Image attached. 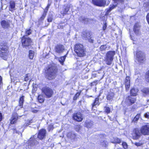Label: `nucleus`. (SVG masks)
<instances>
[{"instance_id": "4be33fe9", "label": "nucleus", "mask_w": 149, "mask_h": 149, "mask_svg": "<svg viewBox=\"0 0 149 149\" xmlns=\"http://www.w3.org/2000/svg\"><path fill=\"white\" fill-rule=\"evenodd\" d=\"M15 3L14 1H10L9 2V10L12 12L15 10Z\"/></svg>"}, {"instance_id": "6e6d98bb", "label": "nucleus", "mask_w": 149, "mask_h": 149, "mask_svg": "<svg viewBox=\"0 0 149 149\" xmlns=\"http://www.w3.org/2000/svg\"><path fill=\"white\" fill-rule=\"evenodd\" d=\"M146 17L147 22L148 24L149 25V13L147 14Z\"/></svg>"}, {"instance_id": "423d86ee", "label": "nucleus", "mask_w": 149, "mask_h": 149, "mask_svg": "<svg viewBox=\"0 0 149 149\" xmlns=\"http://www.w3.org/2000/svg\"><path fill=\"white\" fill-rule=\"evenodd\" d=\"M115 54V51H109L107 52L104 59L107 65H110L112 64Z\"/></svg>"}, {"instance_id": "09e8293b", "label": "nucleus", "mask_w": 149, "mask_h": 149, "mask_svg": "<svg viewBox=\"0 0 149 149\" xmlns=\"http://www.w3.org/2000/svg\"><path fill=\"white\" fill-rule=\"evenodd\" d=\"M89 19L86 18L85 17H83L82 19L81 20L84 23H87L89 21Z\"/></svg>"}, {"instance_id": "680f3d73", "label": "nucleus", "mask_w": 149, "mask_h": 149, "mask_svg": "<svg viewBox=\"0 0 149 149\" xmlns=\"http://www.w3.org/2000/svg\"><path fill=\"white\" fill-rule=\"evenodd\" d=\"M2 78L0 76V85L2 83Z\"/></svg>"}, {"instance_id": "f8f14e48", "label": "nucleus", "mask_w": 149, "mask_h": 149, "mask_svg": "<svg viewBox=\"0 0 149 149\" xmlns=\"http://www.w3.org/2000/svg\"><path fill=\"white\" fill-rule=\"evenodd\" d=\"M92 35V32L91 31L85 30L82 32L81 36L83 39L87 40L89 38H90Z\"/></svg>"}, {"instance_id": "412c9836", "label": "nucleus", "mask_w": 149, "mask_h": 149, "mask_svg": "<svg viewBox=\"0 0 149 149\" xmlns=\"http://www.w3.org/2000/svg\"><path fill=\"white\" fill-rule=\"evenodd\" d=\"M116 7V5H114V4H111L106 9V12L105 13V15L108 16L109 15V13L113 10Z\"/></svg>"}, {"instance_id": "58836bf2", "label": "nucleus", "mask_w": 149, "mask_h": 149, "mask_svg": "<svg viewBox=\"0 0 149 149\" xmlns=\"http://www.w3.org/2000/svg\"><path fill=\"white\" fill-rule=\"evenodd\" d=\"M31 74L29 73L26 74L25 75L24 81H28L30 79Z\"/></svg>"}, {"instance_id": "37998d69", "label": "nucleus", "mask_w": 149, "mask_h": 149, "mask_svg": "<svg viewBox=\"0 0 149 149\" xmlns=\"http://www.w3.org/2000/svg\"><path fill=\"white\" fill-rule=\"evenodd\" d=\"M104 108L105 109L104 112L105 113L108 114L109 113L111 112V109L110 107H108L105 106Z\"/></svg>"}, {"instance_id": "338daca9", "label": "nucleus", "mask_w": 149, "mask_h": 149, "mask_svg": "<svg viewBox=\"0 0 149 149\" xmlns=\"http://www.w3.org/2000/svg\"><path fill=\"white\" fill-rule=\"evenodd\" d=\"M12 130L14 131H16V128H13L12 129Z\"/></svg>"}, {"instance_id": "de8ad7c7", "label": "nucleus", "mask_w": 149, "mask_h": 149, "mask_svg": "<svg viewBox=\"0 0 149 149\" xmlns=\"http://www.w3.org/2000/svg\"><path fill=\"white\" fill-rule=\"evenodd\" d=\"M122 145L123 148L125 149H127L128 148V145L127 143L124 141L122 142Z\"/></svg>"}, {"instance_id": "4d7b16f0", "label": "nucleus", "mask_w": 149, "mask_h": 149, "mask_svg": "<svg viewBox=\"0 0 149 149\" xmlns=\"http://www.w3.org/2000/svg\"><path fill=\"white\" fill-rule=\"evenodd\" d=\"M144 116L147 118H149V113L146 112L144 114Z\"/></svg>"}, {"instance_id": "2f4dec72", "label": "nucleus", "mask_w": 149, "mask_h": 149, "mask_svg": "<svg viewBox=\"0 0 149 149\" xmlns=\"http://www.w3.org/2000/svg\"><path fill=\"white\" fill-rule=\"evenodd\" d=\"M121 142V139L117 137L113 138V141L112 142L114 144H120Z\"/></svg>"}, {"instance_id": "ea45409f", "label": "nucleus", "mask_w": 149, "mask_h": 149, "mask_svg": "<svg viewBox=\"0 0 149 149\" xmlns=\"http://www.w3.org/2000/svg\"><path fill=\"white\" fill-rule=\"evenodd\" d=\"M107 48L106 45H102L100 47V50L101 52L104 51L106 50Z\"/></svg>"}, {"instance_id": "cd10ccee", "label": "nucleus", "mask_w": 149, "mask_h": 149, "mask_svg": "<svg viewBox=\"0 0 149 149\" xmlns=\"http://www.w3.org/2000/svg\"><path fill=\"white\" fill-rule=\"evenodd\" d=\"M139 24L137 23H135L133 27V30L134 32L136 34H138L139 31Z\"/></svg>"}, {"instance_id": "3c124183", "label": "nucleus", "mask_w": 149, "mask_h": 149, "mask_svg": "<svg viewBox=\"0 0 149 149\" xmlns=\"http://www.w3.org/2000/svg\"><path fill=\"white\" fill-rule=\"evenodd\" d=\"M49 8V7L48 6H47L45 8V9H44L43 13L47 14Z\"/></svg>"}, {"instance_id": "5701e85b", "label": "nucleus", "mask_w": 149, "mask_h": 149, "mask_svg": "<svg viewBox=\"0 0 149 149\" xmlns=\"http://www.w3.org/2000/svg\"><path fill=\"white\" fill-rule=\"evenodd\" d=\"M114 96L115 93L113 92H108L106 96V99L107 100L111 101L114 97Z\"/></svg>"}, {"instance_id": "bf43d9fd", "label": "nucleus", "mask_w": 149, "mask_h": 149, "mask_svg": "<svg viewBox=\"0 0 149 149\" xmlns=\"http://www.w3.org/2000/svg\"><path fill=\"white\" fill-rule=\"evenodd\" d=\"M136 109L137 107H136L135 106H132L131 108V110L133 111L134 110Z\"/></svg>"}, {"instance_id": "052dcab7", "label": "nucleus", "mask_w": 149, "mask_h": 149, "mask_svg": "<svg viewBox=\"0 0 149 149\" xmlns=\"http://www.w3.org/2000/svg\"><path fill=\"white\" fill-rule=\"evenodd\" d=\"M38 111V110L36 109H33L32 111V112L34 113H36Z\"/></svg>"}, {"instance_id": "864d4df0", "label": "nucleus", "mask_w": 149, "mask_h": 149, "mask_svg": "<svg viewBox=\"0 0 149 149\" xmlns=\"http://www.w3.org/2000/svg\"><path fill=\"white\" fill-rule=\"evenodd\" d=\"M91 36L90 38H89L88 39H87V40H88V41L89 42H90L91 43H94V40L93 39H92L91 38Z\"/></svg>"}, {"instance_id": "f257e3e1", "label": "nucleus", "mask_w": 149, "mask_h": 149, "mask_svg": "<svg viewBox=\"0 0 149 149\" xmlns=\"http://www.w3.org/2000/svg\"><path fill=\"white\" fill-rule=\"evenodd\" d=\"M130 134L131 138L134 140L139 139L142 135H149V123H146L140 128L137 127L133 128Z\"/></svg>"}, {"instance_id": "dca6fc26", "label": "nucleus", "mask_w": 149, "mask_h": 149, "mask_svg": "<svg viewBox=\"0 0 149 149\" xmlns=\"http://www.w3.org/2000/svg\"><path fill=\"white\" fill-rule=\"evenodd\" d=\"M70 8V5H64L63 7L62 11H61V14L63 16L68 14Z\"/></svg>"}, {"instance_id": "5fc2aeb1", "label": "nucleus", "mask_w": 149, "mask_h": 149, "mask_svg": "<svg viewBox=\"0 0 149 149\" xmlns=\"http://www.w3.org/2000/svg\"><path fill=\"white\" fill-rule=\"evenodd\" d=\"M107 23L106 22H105L104 23V24H103V26H102L103 30V31L105 30L107 28Z\"/></svg>"}, {"instance_id": "393cba45", "label": "nucleus", "mask_w": 149, "mask_h": 149, "mask_svg": "<svg viewBox=\"0 0 149 149\" xmlns=\"http://www.w3.org/2000/svg\"><path fill=\"white\" fill-rule=\"evenodd\" d=\"M24 96L22 95L20 96L18 101V106L20 107V108H23V104L24 102Z\"/></svg>"}, {"instance_id": "bb28decb", "label": "nucleus", "mask_w": 149, "mask_h": 149, "mask_svg": "<svg viewBox=\"0 0 149 149\" xmlns=\"http://www.w3.org/2000/svg\"><path fill=\"white\" fill-rule=\"evenodd\" d=\"M138 90L134 87L132 88L130 91V95H132V96L135 97L137 95V93Z\"/></svg>"}, {"instance_id": "b1692460", "label": "nucleus", "mask_w": 149, "mask_h": 149, "mask_svg": "<svg viewBox=\"0 0 149 149\" xmlns=\"http://www.w3.org/2000/svg\"><path fill=\"white\" fill-rule=\"evenodd\" d=\"M28 141L34 146L39 144V142L36 140L34 135L32 136Z\"/></svg>"}, {"instance_id": "c85d7f7f", "label": "nucleus", "mask_w": 149, "mask_h": 149, "mask_svg": "<svg viewBox=\"0 0 149 149\" xmlns=\"http://www.w3.org/2000/svg\"><path fill=\"white\" fill-rule=\"evenodd\" d=\"M141 91L144 95H149V87H144L141 90Z\"/></svg>"}, {"instance_id": "0eeeda50", "label": "nucleus", "mask_w": 149, "mask_h": 149, "mask_svg": "<svg viewBox=\"0 0 149 149\" xmlns=\"http://www.w3.org/2000/svg\"><path fill=\"white\" fill-rule=\"evenodd\" d=\"M21 38V42L23 47L26 48L31 46L32 45L33 42L30 38L26 37V36H23Z\"/></svg>"}, {"instance_id": "39448f33", "label": "nucleus", "mask_w": 149, "mask_h": 149, "mask_svg": "<svg viewBox=\"0 0 149 149\" xmlns=\"http://www.w3.org/2000/svg\"><path fill=\"white\" fill-rule=\"evenodd\" d=\"M41 91L42 93L45 95L47 98H49L52 97L54 94V90L47 86L42 87Z\"/></svg>"}, {"instance_id": "6e6552de", "label": "nucleus", "mask_w": 149, "mask_h": 149, "mask_svg": "<svg viewBox=\"0 0 149 149\" xmlns=\"http://www.w3.org/2000/svg\"><path fill=\"white\" fill-rule=\"evenodd\" d=\"M136 58L140 63H143L146 60V55L141 51H138L136 52Z\"/></svg>"}, {"instance_id": "79ce46f5", "label": "nucleus", "mask_w": 149, "mask_h": 149, "mask_svg": "<svg viewBox=\"0 0 149 149\" xmlns=\"http://www.w3.org/2000/svg\"><path fill=\"white\" fill-rule=\"evenodd\" d=\"M33 123V120L32 119H31L30 120H28L26 121L24 125L25 126L27 127L29 125L31 124V123Z\"/></svg>"}, {"instance_id": "69168bd1", "label": "nucleus", "mask_w": 149, "mask_h": 149, "mask_svg": "<svg viewBox=\"0 0 149 149\" xmlns=\"http://www.w3.org/2000/svg\"><path fill=\"white\" fill-rule=\"evenodd\" d=\"M76 127L79 128V129H80V125H77Z\"/></svg>"}, {"instance_id": "7ed1b4c3", "label": "nucleus", "mask_w": 149, "mask_h": 149, "mask_svg": "<svg viewBox=\"0 0 149 149\" xmlns=\"http://www.w3.org/2000/svg\"><path fill=\"white\" fill-rule=\"evenodd\" d=\"M9 47L7 42H2L0 44V58L7 60L9 53Z\"/></svg>"}, {"instance_id": "2eb2a0df", "label": "nucleus", "mask_w": 149, "mask_h": 149, "mask_svg": "<svg viewBox=\"0 0 149 149\" xmlns=\"http://www.w3.org/2000/svg\"><path fill=\"white\" fill-rule=\"evenodd\" d=\"M64 50V47L62 44H57L55 47V52L57 53L58 54L62 53L63 52Z\"/></svg>"}, {"instance_id": "a18cd8bd", "label": "nucleus", "mask_w": 149, "mask_h": 149, "mask_svg": "<svg viewBox=\"0 0 149 149\" xmlns=\"http://www.w3.org/2000/svg\"><path fill=\"white\" fill-rule=\"evenodd\" d=\"M98 81L97 80H95L93 82L91 83H90V85L91 87H92L94 86H96L97 84Z\"/></svg>"}, {"instance_id": "a211bd4d", "label": "nucleus", "mask_w": 149, "mask_h": 149, "mask_svg": "<svg viewBox=\"0 0 149 149\" xmlns=\"http://www.w3.org/2000/svg\"><path fill=\"white\" fill-rule=\"evenodd\" d=\"M0 23L3 29H7L10 27L9 22L5 20H3L1 21Z\"/></svg>"}, {"instance_id": "9b49d317", "label": "nucleus", "mask_w": 149, "mask_h": 149, "mask_svg": "<svg viewBox=\"0 0 149 149\" xmlns=\"http://www.w3.org/2000/svg\"><path fill=\"white\" fill-rule=\"evenodd\" d=\"M92 3L98 7H104L106 5V0H92Z\"/></svg>"}, {"instance_id": "c756f323", "label": "nucleus", "mask_w": 149, "mask_h": 149, "mask_svg": "<svg viewBox=\"0 0 149 149\" xmlns=\"http://www.w3.org/2000/svg\"><path fill=\"white\" fill-rule=\"evenodd\" d=\"M100 95H98L97 97L95 98L93 103L92 104V108L93 109L94 106L96 105H99L100 104L99 102V97Z\"/></svg>"}, {"instance_id": "473e14b6", "label": "nucleus", "mask_w": 149, "mask_h": 149, "mask_svg": "<svg viewBox=\"0 0 149 149\" xmlns=\"http://www.w3.org/2000/svg\"><path fill=\"white\" fill-rule=\"evenodd\" d=\"M67 54H66L65 55H64L63 56H61L60 58V59L58 61L62 65H63V64L64 62L65 61L66 58V57Z\"/></svg>"}, {"instance_id": "49530a36", "label": "nucleus", "mask_w": 149, "mask_h": 149, "mask_svg": "<svg viewBox=\"0 0 149 149\" xmlns=\"http://www.w3.org/2000/svg\"><path fill=\"white\" fill-rule=\"evenodd\" d=\"M25 33L26 36L29 35L31 34V30L30 29L26 30L25 31Z\"/></svg>"}, {"instance_id": "c9c22d12", "label": "nucleus", "mask_w": 149, "mask_h": 149, "mask_svg": "<svg viewBox=\"0 0 149 149\" xmlns=\"http://www.w3.org/2000/svg\"><path fill=\"white\" fill-rule=\"evenodd\" d=\"M145 78L146 81L148 83L149 82V70H147L145 74Z\"/></svg>"}, {"instance_id": "0e129e2a", "label": "nucleus", "mask_w": 149, "mask_h": 149, "mask_svg": "<svg viewBox=\"0 0 149 149\" xmlns=\"http://www.w3.org/2000/svg\"><path fill=\"white\" fill-rule=\"evenodd\" d=\"M51 5V3H48L47 6H48L49 7Z\"/></svg>"}, {"instance_id": "a878e982", "label": "nucleus", "mask_w": 149, "mask_h": 149, "mask_svg": "<svg viewBox=\"0 0 149 149\" xmlns=\"http://www.w3.org/2000/svg\"><path fill=\"white\" fill-rule=\"evenodd\" d=\"M93 125V122L91 120H86L84 123V126L88 128H91Z\"/></svg>"}, {"instance_id": "6ab92c4d", "label": "nucleus", "mask_w": 149, "mask_h": 149, "mask_svg": "<svg viewBox=\"0 0 149 149\" xmlns=\"http://www.w3.org/2000/svg\"><path fill=\"white\" fill-rule=\"evenodd\" d=\"M141 112L137 113L131 120V123L137 124L139 118L141 117Z\"/></svg>"}, {"instance_id": "13d9d810", "label": "nucleus", "mask_w": 149, "mask_h": 149, "mask_svg": "<svg viewBox=\"0 0 149 149\" xmlns=\"http://www.w3.org/2000/svg\"><path fill=\"white\" fill-rule=\"evenodd\" d=\"M107 141H103L102 142H101V144L103 146H106L107 145L106 144Z\"/></svg>"}, {"instance_id": "72a5a7b5", "label": "nucleus", "mask_w": 149, "mask_h": 149, "mask_svg": "<svg viewBox=\"0 0 149 149\" xmlns=\"http://www.w3.org/2000/svg\"><path fill=\"white\" fill-rule=\"evenodd\" d=\"M81 90H79V91L76 93L73 97V100H76L78 98L81 93Z\"/></svg>"}, {"instance_id": "e433bc0d", "label": "nucleus", "mask_w": 149, "mask_h": 149, "mask_svg": "<svg viewBox=\"0 0 149 149\" xmlns=\"http://www.w3.org/2000/svg\"><path fill=\"white\" fill-rule=\"evenodd\" d=\"M46 15L47 14L43 13L42 16L38 19V22H42L45 18Z\"/></svg>"}, {"instance_id": "774afa93", "label": "nucleus", "mask_w": 149, "mask_h": 149, "mask_svg": "<svg viewBox=\"0 0 149 149\" xmlns=\"http://www.w3.org/2000/svg\"><path fill=\"white\" fill-rule=\"evenodd\" d=\"M117 149H123L122 148H117Z\"/></svg>"}, {"instance_id": "c03bdc74", "label": "nucleus", "mask_w": 149, "mask_h": 149, "mask_svg": "<svg viewBox=\"0 0 149 149\" xmlns=\"http://www.w3.org/2000/svg\"><path fill=\"white\" fill-rule=\"evenodd\" d=\"M54 125L52 124L49 125L47 127V130L48 132L52 131L54 129Z\"/></svg>"}, {"instance_id": "4468645a", "label": "nucleus", "mask_w": 149, "mask_h": 149, "mask_svg": "<svg viewBox=\"0 0 149 149\" xmlns=\"http://www.w3.org/2000/svg\"><path fill=\"white\" fill-rule=\"evenodd\" d=\"M46 130L44 129H41L38 132V138L41 140L44 139L46 136Z\"/></svg>"}, {"instance_id": "f3484780", "label": "nucleus", "mask_w": 149, "mask_h": 149, "mask_svg": "<svg viewBox=\"0 0 149 149\" xmlns=\"http://www.w3.org/2000/svg\"><path fill=\"white\" fill-rule=\"evenodd\" d=\"M130 77L129 76L126 77L125 81L124 84L125 89L126 91L129 90L130 87Z\"/></svg>"}, {"instance_id": "8fccbe9b", "label": "nucleus", "mask_w": 149, "mask_h": 149, "mask_svg": "<svg viewBox=\"0 0 149 149\" xmlns=\"http://www.w3.org/2000/svg\"><path fill=\"white\" fill-rule=\"evenodd\" d=\"M47 19L48 22H52L53 18L52 16H49L48 17Z\"/></svg>"}, {"instance_id": "a19ab883", "label": "nucleus", "mask_w": 149, "mask_h": 149, "mask_svg": "<svg viewBox=\"0 0 149 149\" xmlns=\"http://www.w3.org/2000/svg\"><path fill=\"white\" fill-rule=\"evenodd\" d=\"M27 145L26 146V148L31 149L32 148V147L35 146L29 141H27Z\"/></svg>"}, {"instance_id": "1a4fd4ad", "label": "nucleus", "mask_w": 149, "mask_h": 149, "mask_svg": "<svg viewBox=\"0 0 149 149\" xmlns=\"http://www.w3.org/2000/svg\"><path fill=\"white\" fill-rule=\"evenodd\" d=\"M72 118L74 121L77 122H81L84 119L83 115L81 112L77 111L73 114Z\"/></svg>"}, {"instance_id": "9d476101", "label": "nucleus", "mask_w": 149, "mask_h": 149, "mask_svg": "<svg viewBox=\"0 0 149 149\" xmlns=\"http://www.w3.org/2000/svg\"><path fill=\"white\" fill-rule=\"evenodd\" d=\"M136 101V97L132 95H128L126 98V102L129 106L134 104Z\"/></svg>"}, {"instance_id": "aec40b11", "label": "nucleus", "mask_w": 149, "mask_h": 149, "mask_svg": "<svg viewBox=\"0 0 149 149\" xmlns=\"http://www.w3.org/2000/svg\"><path fill=\"white\" fill-rule=\"evenodd\" d=\"M66 136L68 138L71 140H74L76 138L77 135L73 131H70L67 133Z\"/></svg>"}, {"instance_id": "e2e57ef3", "label": "nucleus", "mask_w": 149, "mask_h": 149, "mask_svg": "<svg viewBox=\"0 0 149 149\" xmlns=\"http://www.w3.org/2000/svg\"><path fill=\"white\" fill-rule=\"evenodd\" d=\"M100 136H102V137H103V138H104L106 136V135L105 134H101Z\"/></svg>"}, {"instance_id": "4c0bfd02", "label": "nucleus", "mask_w": 149, "mask_h": 149, "mask_svg": "<svg viewBox=\"0 0 149 149\" xmlns=\"http://www.w3.org/2000/svg\"><path fill=\"white\" fill-rule=\"evenodd\" d=\"M112 1H113L114 3L115 4L114 5H116V7L120 3H123L124 2V0H112Z\"/></svg>"}, {"instance_id": "ddd939ff", "label": "nucleus", "mask_w": 149, "mask_h": 149, "mask_svg": "<svg viewBox=\"0 0 149 149\" xmlns=\"http://www.w3.org/2000/svg\"><path fill=\"white\" fill-rule=\"evenodd\" d=\"M22 116H18V114L15 112H13L12 115L11 119L10 120V123L11 124L13 125L15 124L19 117H21Z\"/></svg>"}, {"instance_id": "603ef678", "label": "nucleus", "mask_w": 149, "mask_h": 149, "mask_svg": "<svg viewBox=\"0 0 149 149\" xmlns=\"http://www.w3.org/2000/svg\"><path fill=\"white\" fill-rule=\"evenodd\" d=\"M136 146L138 147L141 146L143 145V143H141L140 142H135L134 144Z\"/></svg>"}, {"instance_id": "20e7f679", "label": "nucleus", "mask_w": 149, "mask_h": 149, "mask_svg": "<svg viewBox=\"0 0 149 149\" xmlns=\"http://www.w3.org/2000/svg\"><path fill=\"white\" fill-rule=\"evenodd\" d=\"M74 50L79 57H82L86 55V49L81 43L76 44L74 45Z\"/></svg>"}, {"instance_id": "7c9ffc66", "label": "nucleus", "mask_w": 149, "mask_h": 149, "mask_svg": "<svg viewBox=\"0 0 149 149\" xmlns=\"http://www.w3.org/2000/svg\"><path fill=\"white\" fill-rule=\"evenodd\" d=\"M37 99L38 102L40 103H43L45 100L44 97L42 94H39L38 95Z\"/></svg>"}, {"instance_id": "f704fd0d", "label": "nucleus", "mask_w": 149, "mask_h": 149, "mask_svg": "<svg viewBox=\"0 0 149 149\" xmlns=\"http://www.w3.org/2000/svg\"><path fill=\"white\" fill-rule=\"evenodd\" d=\"M29 57L30 59H32L34 56V52L33 51L29 50Z\"/></svg>"}, {"instance_id": "f03ea898", "label": "nucleus", "mask_w": 149, "mask_h": 149, "mask_svg": "<svg viewBox=\"0 0 149 149\" xmlns=\"http://www.w3.org/2000/svg\"><path fill=\"white\" fill-rule=\"evenodd\" d=\"M58 69L56 66L54 64L49 65L45 70V76L48 80L54 79L56 77Z\"/></svg>"}]
</instances>
